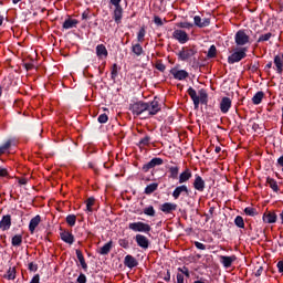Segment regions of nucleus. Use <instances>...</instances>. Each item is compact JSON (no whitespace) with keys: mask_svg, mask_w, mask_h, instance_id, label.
<instances>
[{"mask_svg":"<svg viewBox=\"0 0 283 283\" xmlns=\"http://www.w3.org/2000/svg\"><path fill=\"white\" fill-rule=\"evenodd\" d=\"M263 221L268 224H273L277 222V214L275 212H268L263 214Z\"/></svg>","mask_w":283,"mask_h":283,"instance_id":"obj_22","label":"nucleus"},{"mask_svg":"<svg viewBox=\"0 0 283 283\" xmlns=\"http://www.w3.org/2000/svg\"><path fill=\"white\" fill-rule=\"evenodd\" d=\"M277 269L280 273H283V261L277 262Z\"/></svg>","mask_w":283,"mask_h":283,"instance_id":"obj_59","label":"nucleus"},{"mask_svg":"<svg viewBox=\"0 0 283 283\" xmlns=\"http://www.w3.org/2000/svg\"><path fill=\"white\" fill-rule=\"evenodd\" d=\"M177 283H185V276L180 273L177 274Z\"/></svg>","mask_w":283,"mask_h":283,"instance_id":"obj_58","label":"nucleus"},{"mask_svg":"<svg viewBox=\"0 0 283 283\" xmlns=\"http://www.w3.org/2000/svg\"><path fill=\"white\" fill-rule=\"evenodd\" d=\"M191 178V170L186 169L184 172L179 175V185H184V182H188Z\"/></svg>","mask_w":283,"mask_h":283,"instance_id":"obj_25","label":"nucleus"},{"mask_svg":"<svg viewBox=\"0 0 283 283\" xmlns=\"http://www.w3.org/2000/svg\"><path fill=\"white\" fill-rule=\"evenodd\" d=\"M274 70L276 71L277 74H282L283 72V61L282 56L280 55L274 56Z\"/></svg>","mask_w":283,"mask_h":283,"instance_id":"obj_23","label":"nucleus"},{"mask_svg":"<svg viewBox=\"0 0 283 283\" xmlns=\"http://www.w3.org/2000/svg\"><path fill=\"white\" fill-rule=\"evenodd\" d=\"M266 182L270 187V189L274 190L275 193H277V191H280V188L277 186V181H275V179L268 177Z\"/></svg>","mask_w":283,"mask_h":283,"instance_id":"obj_30","label":"nucleus"},{"mask_svg":"<svg viewBox=\"0 0 283 283\" xmlns=\"http://www.w3.org/2000/svg\"><path fill=\"white\" fill-rule=\"evenodd\" d=\"M193 22L197 28H208V25H211V20L209 18L202 19L200 15H195Z\"/></svg>","mask_w":283,"mask_h":283,"instance_id":"obj_11","label":"nucleus"},{"mask_svg":"<svg viewBox=\"0 0 283 283\" xmlns=\"http://www.w3.org/2000/svg\"><path fill=\"white\" fill-rule=\"evenodd\" d=\"M178 271L184 273V275H186V277H189V269L184 266V268H179Z\"/></svg>","mask_w":283,"mask_h":283,"instance_id":"obj_54","label":"nucleus"},{"mask_svg":"<svg viewBox=\"0 0 283 283\" xmlns=\"http://www.w3.org/2000/svg\"><path fill=\"white\" fill-rule=\"evenodd\" d=\"M195 247L197 249H199L200 251H205V249H207V245H205L203 243H200L198 241L195 242Z\"/></svg>","mask_w":283,"mask_h":283,"instance_id":"obj_50","label":"nucleus"},{"mask_svg":"<svg viewBox=\"0 0 283 283\" xmlns=\"http://www.w3.org/2000/svg\"><path fill=\"white\" fill-rule=\"evenodd\" d=\"M85 202H86V211L92 213L94 211L92 209V207H94V203L96 202V199H94V197H90Z\"/></svg>","mask_w":283,"mask_h":283,"instance_id":"obj_35","label":"nucleus"},{"mask_svg":"<svg viewBox=\"0 0 283 283\" xmlns=\"http://www.w3.org/2000/svg\"><path fill=\"white\" fill-rule=\"evenodd\" d=\"M273 67V62H269L266 65H265V70H271Z\"/></svg>","mask_w":283,"mask_h":283,"instance_id":"obj_63","label":"nucleus"},{"mask_svg":"<svg viewBox=\"0 0 283 283\" xmlns=\"http://www.w3.org/2000/svg\"><path fill=\"white\" fill-rule=\"evenodd\" d=\"M231 109V98L222 97L220 102V111L222 114H227Z\"/></svg>","mask_w":283,"mask_h":283,"instance_id":"obj_15","label":"nucleus"},{"mask_svg":"<svg viewBox=\"0 0 283 283\" xmlns=\"http://www.w3.org/2000/svg\"><path fill=\"white\" fill-rule=\"evenodd\" d=\"M180 171V168H178V166H172L169 168V172H170V178H172L174 180H176V178H178V172Z\"/></svg>","mask_w":283,"mask_h":283,"instance_id":"obj_36","label":"nucleus"},{"mask_svg":"<svg viewBox=\"0 0 283 283\" xmlns=\"http://www.w3.org/2000/svg\"><path fill=\"white\" fill-rule=\"evenodd\" d=\"M157 189H158V184L154 182V184L148 185L145 188L144 193H146V196H150V193H154V191H156Z\"/></svg>","mask_w":283,"mask_h":283,"instance_id":"obj_33","label":"nucleus"},{"mask_svg":"<svg viewBox=\"0 0 283 283\" xmlns=\"http://www.w3.org/2000/svg\"><path fill=\"white\" fill-rule=\"evenodd\" d=\"M87 282V277L85 276V274H80V276L77 277V283H86Z\"/></svg>","mask_w":283,"mask_h":283,"instance_id":"obj_51","label":"nucleus"},{"mask_svg":"<svg viewBox=\"0 0 283 283\" xmlns=\"http://www.w3.org/2000/svg\"><path fill=\"white\" fill-rule=\"evenodd\" d=\"M219 260L221 264L224 266V269H231V265L233 264V262H235V260H238V258L235 255H231V256L221 255L219 256Z\"/></svg>","mask_w":283,"mask_h":283,"instance_id":"obj_10","label":"nucleus"},{"mask_svg":"<svg viewBox=\"0 0 283 283\" xmlns=\"http://www.w3.org/2000/svg\"><path fill=\"white\" fill-rule=\"evenodd\" d=\"M198 54V51L193 48H182V50L179 51L178 57L180 61H189L192 56H196Z\"/></svg>","mask_w":283,"mask_h":283,"instance_id":"obj_6","label":"nucleus"},{"mask_svg":"<svg viewBox=\"0 0 283 283\" xmlns=\"http://www.w3.org/2000/svg\"><path fill=\"white\" fill-rule=\"evenodd\" d=\"M66 223L69 227H74L76 224V217L74 214H69L66 217Z\"/></svg>","mask_w":283,"mask_h":283,"instance_id":"obj_40","label":"nucleus"},{"mask_svg":"<svg viewBox=\"0 0 283 283\" xmlns=\"http://www.w3.org/2000/svg\"><path fill=\"white\" fill-rule=\"evenodd\" d=\"M112 251V241L107 242L99 249L101 255H107Z\"/></svg>","mask_w":283,"mask_h":283,"instance_id":"obj_32","label":"nucleus"},{"mask_svg":"<svg viewBox=\"0 0 283 283\" xmlns=\"http://www.w3.org/2000/svg\"><path fill=\"white\" fill-rule=\"evenodd\" d=\"M177 28H181L184 30H191V28H193V23L191 22H178Z\"/></svg>","mask_w":283,"mask_h":283,"instance_id":"obj_37","label":"nucleus"},{"mask_svg":"<svg viewBox=\"0 0 283 283\" xmlns=\"http://www.w3.org/2000/svg\"><path fill=\"white\" fill-rule=\"evenodd\" d=\"M22 243L23 237L21 234H15L11 240L12 247H21Z\"/></svg>","mask_w":283,"mask_h":283,"instance_id":"obj_31","label":"nucleus"},{"mask_svg":"<svg viewBox=\"0 0 283 283\" xmlns=\"http://www.w3.org/2000/svg\"><path fill=\"white\" fill-rule=\"evenodd\" d=\"M145 216H149L150 218H154L156 216V210L154 209V206H149L144 209Z\"/></svg>","mask_w":283,"mask_h":283,"instance_id":"obj_38","label":"nucleus"},{"mask_svg":"<svg viewBox=\"0 0 283 283\" xmlns=\"http://www.w3.org/2000/svg\"><path fill=\"white\" fill-rule=\"evenodd\" d=\"M133 114L135 116H140V118H149L151 116H156L157 113L160 112V104L156 101L153 102H137L130 107Z\"/></svg>","mask_w":283,"mask_h":283,"instance_id":"obj_1","label":"nucleus"},{"mask_svg":"<svg viewBox=\"0 0 283 283\" xmlns=\"http://www.w3.org/2000/svg\"><path fill=\"white\" fill-rule=\"evenodd\" d=\"M12 227V217L10 214L3 216L0 221L1 231H8Z\"/></svg>","mask_w":283,"mask_h":283,"instance_id":"obj_12","label":"nucleus"},{"mask_svg":"<svg viewBox=\"0 0 283 283\" xmlns=\"http://www.w3.org/2000/svg\"><path fill=\"white\" fill-rule=\"evenodd\" d=\"M172 38L176 39V41H178L181 44L187 43V41H189V34H187L184 30L181 29H176L172 32Z\"/></svg>","mask_w":283,"mask_h":283,"instance_id":"obj_7","label":"nucleus"},{"mask_svg":"<svg viewBox=\"0 0 283 283\" xmlns=\"http://www.w3.org/2000/svg\"><path fill=\"white\" fill-rule=\"evenodd\" d=\"M251 41V36L247 34L245 30H239L234 35V42L239 46L247 45Z\"/></svg>","mask_w":283,"mask_h":283,"instance_id":"obj_5","label":"nucleus"},{"mask_svg":"<svg viewBox=\"0 0 283 283\" xmlns=\"http://www.w3.org/2000/svg\"><path fill=\"white\" fill-rule=\"evenodd\" d=\"M76 25H78V20L71 18L66 19L63 23L64 30H72V28H76Z\"/></svg>","mask_w":283,"mask_h":283,"instance_id":"obj_24","label":"nucleus"},{"mask_svg":"<svg viewBox=\"0 0 283 283\" xmlns=\"http://www.w3.org/2000/svg\"><path fill=\"white\" fill-rule=\"evenodd\" d=\"M128 229H130V231H135L136 233H149L151 231V226L143 221H137L129 223Z\"/></svg>","mask_w":283,"mask_h":283,"instance_id":"obj_2","label":"nucleus"},{"mask_svg":"<svg viewBox=\"0 0 283 283\" xmlns=\"http://www.w3.org/2000/svg\"><path fill=\"white\" fill-rule=\"evenodd\" d=\"M181 193H187V196H188L189 188H187V186H185V185L178 186L172 192V198H175V200H178L180 198Z\"/></svg>","mask_w":283,"mask_h":283,"instance_id":"obj_17","label":"nucleus"},{"mask_svg":"<svg viewBox=\"0 0 283 283\" xmlns=\"http://www.w3.org/2000/svg\"><path fill=\"white\" fill-rule=\"evenodd\" d=\"M277 165L283 168V155L277 159Z\"/></svg>","mask_w":283,"mask_h":283,"instance_id":"obj_61","label":"nucleus"},{"mask_svg":"<svg viewBox=\"0 0 283 283\" xmlns=\"http://www.w3.org/2000/svg\"><path fill=\"white\" fill-rule=\"evenodd\" d=\"M193 187L197 189V191H205V180H202V177H196Z\"/></svg>","mask_w":283,"mask_h":283,"instance_id":"obj_26","label":"nucleus"},{"mask_svg":"<svg viewBox=\"0 0 283 283\" xmlns=\"http://www.w3.org/2000/svg\"><path fill=\"white\" fill-rule=\"evenodd\" d=\"M132 52L136 56H143V52H145V51L143 50V45L137 43V44L132 45Z\"/></svg>","mask_w":283,"mask_h":283,"instance_id":"obj_29","label":"nucleus"},{"mask_svg":"<svg viewBox=\"0 0 283 283\" xmlns=\"http://www.w3.org/2000/svg\"><path fill=\"white\" fill-rule=\"evenodd\" d=\"M60 238L66 244H74V234H72V232L70 231H66V230L62 231L60 233Z\"/></svg>","mask_w":283,"mask_h":283,"instance_id":"obj_14","label":"nucleus"},{"mask_svg":"<svg viewBox=\"0 0 283 283\" xmlns=\"http://www.w3.org/2000/svg\"><path fill=\"white\" fill-rule=\"evenodd\" d=\"M150 140H151V137L145 136V137H143V138L139 140V145H143V146L145 147V146L149 145Z\"/></svg>","mask_w":283,"mask_h":283,"instance_id":"obj_47","label":"nucleus"},{"mask_svg":"<svg viewBox=\"0 0 283 283\" xmlns=\"http://www.w3.org/2000/svg\"><path fill=\"white\" fill-rule=\"evenodd\" d=\"M245 216H255V209L252 207H248L244 209Z\"/></svg>","mask_w":283,"mask_h":283,"instance_id":"obj_48","label":"nucleus"},{"mask_svg":"<svg viewBox=\"0 0 283 283\" xmlns=\"http://www.w3.org/2000/svg\"><path fill=\"white\" fill-rule=\"evenodd\" d=\"M156 70H158L159 72H165L166 66L163 63H157L156 64Z\"/></svg>","mask_w":283,"mask_h":283,"instance_id":"obj_55","label":"nucleus"},{"mask_svg":"<svg viewBox=\"0 0 283 283\" xmlns=\"http://www.w3.org/2000/svg\"><path fill=\"white\" fill-rule=\"evenodd\" d=\"M135 240L142 249H149V239H147V237L143 234H136Z\"/></svg>","mask_w":283,"mask_h":283,"instance_id":"obj_13","label":"nucleus"},{"mask_svg":"<svg viewBox=\"0 0 283 283\" xmlns=\"http://www.w3.org/2000/svg\"><path fill=\"white\" fill-rule=\"evenodd\" d=\"M154 22L156 23V25H163V19H160V17L158 15L154 18Z\"/></svg>","mask_w":283,"mask_h":283,"instance_id":"obj_57","label":"nucleus"},{"mask_svg":"<svg viewBox=\"0 0 283 283\" xmlns=\"http://www.w3.org/2000/svg\"><path fill=\"white\" fill-rule=\"evenodd\" d=\"M95 51H96V56L98 59H107L108 52H107V48L104 46V44H98Z\"/></svg>","mask_w":283,"mask_h":283,"instance_id":"obj_21","label":"nucleus"},{"mask_svg":"<svg viewBox=\"0 0 283 283\" xmlns=\"http://www.w3.org/2000/svg\"><path fill=\"white\" fill-rule=\"evenodd\" d=\"M39 224H41V216L38 214L30 220V223H29L30 233H34V231H36V227H39Z\"/></svg>","mask_w":283,"mask_h":283,"instance_id":"obj_20","label":"nucleus"},{"mask_svg":"<svg viewBox=\"0 0 283 283\" xmlns=\"http://www.w3.org/2000/svg\"><path fill=\"white\" fill-rule=\"evenodd\" d=\"M6 176H8V169L0 167V177L6 178Z\"/></svg>","mask_w":283,"mask_h":283,"instance_id":"obj_56","label":"nucleus"},{"mask_svg":"<svg viewBox=\"0 0 283 283\" xmlns=\"http://www.w3.org/2000/svg\"><path fill=\"white\" fill-rule=\"evenodd\" d=\"M90 17V13H87V11H84L83 13H82V19H87Z\"/></svg>","mask_w":283,"mask_h":283,"instance_id":"obj_62","label":"nucleus"},{"mask_svg":"<svg viewBox=\"0 0 283 283\" xmlns=\"http://www.w3.org/2000/svg\"><path fill=\"white\" fill-rule=\"evenodd\" d=\"M17 277V269L15 268H9L7 272V279L8 280H14Z\"/></svg>","mask_w":283,"mask_h":283,"instance_id":"obj_39","label":"nucleus"},{"mask_svg":"<svg viewBox=\"0 0 283 283\" xmlns=\"http://www.w3.org/2000/svg\"><path fill=\"white\" fill-rule=\"evenodd\" d=\"M38 269H39V266L35 263H33V262L29 263V271L35 272V271H38Z\"/></svg>","mask_w":283,"mask_h":283,"instance_id":"obj_53","label":"nucleus"},{"mask_svg":"<svg viewBox=\"0 0 283 283\" xmlns=\"http://www.w3.org/2000/svg\"><path fill=\"white\" fill-rule=\"evenodd\" d=\"M214 151H216V154H220L221 148H220V147H216V148H214Z\"/></svg>","mask_w":283,"mask_h":283,"instance_id":"obj_64","label":"nucleus"},{"mask_svg":"<svg viewBox=\"0 0 283 283\" xmlns=\"http://www.w3.org/2000/svg\"><path fill=\"white\" fill-rule=\"evenodd\" d=\"M177 209L178 205L171 202H165L160 207V211H163V213H171V211H176Z\"/></svg>","mask_w":283,"mask_h":283,"instance_id":"obj_19","label":"nucleus"},{"mask_svg":"<svg viewBox=\"0 0 283 283\" xmlns=\"http://www.w3.org/2000/svg\"><path fill=\"white\" fill-rule=\"evenodd\" d=\"M145 28H142L137 34V41H139V43H143V41H145Z\"/></svg>","mask_w":283,"mask_h":283,"instance_id":"obj_44","label":"nucleus"},{"mask_svg":"<svg viewBox=\"0 0 283 283\" xmlns=\"http://www.w3.org/2000/svg\"><path fill=\"white\" fill-rule=\"evenodd\" d=\"M263 271H264V268L259 266L256 269V271L254 272L255 277H260V275H262Z\"/></svg>","mask_w":283,"mask_h":283,"instance_id":"obj_52","label":"nucleus"},{"mask_svg":"<svg viewBox=\"0 0 283 283\" xmlns=\"http://www.w3.org/2000/svg\"><path fill=\"white\" fill-rule=\"evenodd\" d=\"M123 0H111V4L114 6L113 19L115 23L119 24L123 21V7L120 6Z\"/></svg>","mask_w":283,"mask_h":283,"instance_id":"obj_3","label":"nucleus"},{"mask_svg":"<svg viewBox=\"0 0 283 283\" xmlns=\"http://www.w3.org/2000/svg\"><path fill=\"white\" fill-rule=\"evenodd\" d=\"M76 258L82 266V269H84V271H86L87 269V263L85 262V256H83V252H81V250H76Z\"/></svg>","mask_w":283,"mask_h":283,"instance_id":"obj_27","label":"nucleus"},{"mask_svg":"<svg viewBox=\"0 0 283 283\" xmlns=\"http://www.w3.org/2000/svg\"><path fill=\"white\" fill-rule=\"evenodd\" d=\"M188 95L192 99L195 108L198 109V107L200 106V96H198V94L196 93V90H193V87H189Z\"/></svg>","mask_w":283,"mask_h":283,"instance_id":"obj_16","label":"nucleus"},{"mask_svg":"<svg viewBox=\"0 0 283 283\" xmlns=\"http://www.w3.org/2000/svg\"><path fill=\"white\" fill-rule=\"evenodd\" d=\"M199 95V103H202V105H207V92L200 91Z\"/></svg>","mask_w":283,"mask_h":283,"instance_id":"obj_43","label":"nucleus"},{"mask_svg":"<svg viewBox=\"0 0 283 283\" xmlns=\"http://www.w3.org/2000/svg\"><path fill=\"white\" fill-rule=\"evenodd\" d=\"M12 147V140H7L2 146H0V156H3L9 148Z\"/></svg>","mask_w":283,"mask_h":283,"instance_id":"obj_34","label":"nucleus"},{"mask_svg":"<svg viewBox=\"0 0 283 283\" xmlns=\"http://www.w3.org/2000/svg\"><path fill=\"white\" fill-rule=\"evenodd\" d=\"M118 244L122 249H129V240L127 239H119Z\"/></svg>","mask_w":283,"mask_h":283,"instance_id":"obj_45","label":"nucleus"},{"mask_svg":"<svg viewBox=\"0 0 283 283\" xmlns=\"http://www.w3.org/2000/svg\"><path fill=\"white\" fill-rule=\"evenodd\" d=\"M242 59H247V48H242L241 50L235 51L234 53L229 55L228 63L230 65H233V63H240Z\"/></svg>","mask_w":283,"mask_h":283,"instance_id":"obj_4","label":"nucleus"},{"mask_svg":"<svg viewBox=\"0 0 283 283\" xmlns=\"http://www.w3.org/2000/svg\"><path fill=\"white\" fill-rule=\"evenodd\" d=\"M234 224L239 227V229H244V219L241 216H238L234 219Z\"/></svg>","mask_w":283,"mask_h":283,"instance_id":"obj_41","label":"nucleus"},{"mask_svg":"<svg viewBox=\"0 0 283 283\" xmlns=\"http://www.w3.org/2000/svg\"><path fill=\"white\" fill-rule=\"evenodd\" d=\"M160 165H163V158L155 157L143 166V171L147 172L149 169H154V167H158Z\"/></svg>","mask_w":283,"mask_h":283,"instance_id":"obj_9","label":"nucleus"},{"mask_svg":"<svg viewBox=\"0 0 283 283\" xmlns=\"http://www.w3.org/2000/svg\"><path fill=\"white\" fill-rule=\"evenodd\" d=\"M19 185H28V179L25 178L19 179Z\"/></svg>","mask_w":283,"mask_h":283,"instance_id":"obj_60","label":"nucleus"},{"mask_svg":"<svg viewBox=\"0 0 283 283\" xmlns=\"http://www.w3.org/2000/svg\"><path fill=\"white\" fill-rule=\"evenodd\" d=\"M262 98H264V92L259 91L255 93V95L252 97L253 105H260L262 103Z\"/></svg>","mask_w":283,"mask_h":283,"instance_id":"obj_28","label":"nucleus"},{"mask_svg":"<svg viewBox=\"0 0 283 283\" xmlns=\"http://www.w3.org/2000/svg\"><path fill=\"white\" fill-rule=\"evenodd\" d=\"M107 120H109V117H107V114H101L98 116V123L105 124L107 123Z\"/></svg>","mask_w":283,"mask_h":283,"instance_id":"obj_49","label":"nucleus"},{"mask_svg":"<svg viewBox=\"0 0 283 283\" xmlns=\"http://www.w3.org/2000/svg\"><path fill=\"white\" fill-rule=\"evenodd\" d=\"M272 36H273V34L271 32L262 34V35H260L258 42L262 43L264 41H269Z\"/></svg>","mask_w":283,"mask_h":283,"instance_id":"obj_42","label":"nucleus"},{"mask_svg":"<svg viewBox=\"0 0 283 283\" xmlns=\"http://www.w3.org/2000/svg\"><path fill=\"white\" fill-rule=\"evenodd\" d=\"M124 264L128 269H134V268L138 266V261H136V258H134L133 255L127 254L124 259Z\"/></svg>","mask_w":283,"mask_h":283,"instance_id":"obj_18","label":"nucleus"},{"mask_svg":"<svg viewBox=\"0 0 283 283\" xmlns=\"http://www.w3.org/2000/svg\"><path fill=\"white\" fill-rule=\"evenodd\" d=\"M170 74L176 81H185V78L189 77V73L187 71L178 70L176 67L170 70Z\"/></svg>","mask_w":283,"mask_h":283,"instance_id":"obj_8","label":"nucleus"},{"mask_svg":"<svg viewBox=\"0 0 283 283\" xmlns=\"http://www.w3.org/2000/svg\"><path fill=\"white\" fill-rule=\"evenodd\" d=\"M216 54H217L216 45H211L208 51V57L213 59V57H216Z\"/></svg>","mask_w":283,"mask_h":283,"instance_id":"obj_46","label":"nucleus"}]
</instances>
